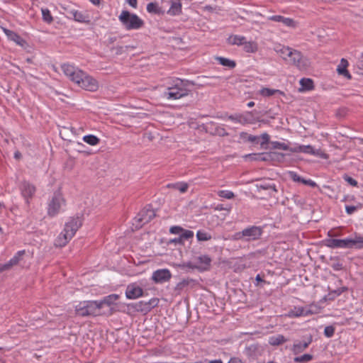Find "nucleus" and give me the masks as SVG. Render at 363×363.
Returning <instances> with one entry per match:
<instances>
[{"label":"nucleus","mask_w":363,"mask_h":363,"mask_svg":"<svg viewBox=\"0 0 363 363\" xmlns=\"http://www.w3.org/2000/svg\"><path fill=\"white\" fill-rule=\"evenodd\" d=\"M180 237L182 240L184 239L188 240L194 237V232L189 230H185L183 228V231L182 232Z\"/></svg>","instance_id":"47"},{"label":"nucleus","mask_w":363,"mask_h":363,"mask_svg":"<svg viewBox=\"0 0 363 363\" xmlns=\"http://www.w3.org/2000/svg\"><path fill=\"white\" fill-rule=\"evenodd\" d=\"M20 189L22 196L26 199V203H28L29 198H31L35 192V187L29 182H23Z\"/></svg>","instance_id":"17"},{"label":"nucleus","mask_w":363,"mask_h":363,"mask_svg":"<svg viewBox=\"0 0 363 363\" xmlns=\"http://www.w3.org/2000/svg\"><path fill=\"white\" fill-rule=\"evenodd\" d=\"M331 261L330 266L335 271H340L343 269L342 264L337 259H331Z\"/></svg>","instance_id":"46"},{"label":"nucleus","mask_w":363,"mask_h":363,"mask_svg":"<svg viewBox=\"0 0 363 363\" xmlns=\"http://www.w3.org/2000/svg\"><path fill=\"white\" fill-rule=\"evenodd\" d=\"M286 341L287 340L283 335H277L269 338V344L272 346L280 345Z\"/></svg>","instance_id":"28"},{"label":"nucleus","mask_w":363,"mask_h":363,"mask_svg":"<svg viewBox=\"0 0 363 363\" xmlns=\"http://www.w3.org/2000/svg\"><path fill=\"white\" fill-rule=\"evenodd\" d=\"M24 254L25 250L18 251L9 262L0 264V273L4 271H8L10 269H11L13 266L17 265Z\"/></svg>","instance_id":"14"},{"label":"nucleus","mask_w":363,"mask_h":363,"mask_svg":"<svg viewBox=\"0 0 363 363\" xmlns=\"http://www.w3.org/2000/svg\"><path fill=\"white\" fill-rule=\"evenodd\" d=\"M357 206H345V211H346L347 213L349 215L352 214L357 210Z\"/></svg>","instance_id":"56"},{"label":"nucleus","mask_w":363,"mask_h":363,"mask_svg":"<svg viewBox=\"0 0 363 363\" xmlns=\"http://www.w3.org/2000/svg\"><path fill=\"white\" fill-rule=\"evenodd\" d=\"M274 50L284 60H286V55L288 50H289V47L278 45L275 46Z\"/></svg>","instance_id":"31"},{"label":"nucleus","mask_w":363,"mask_h":363,"mask_svg":"<svg viewBox=\"0 0 363 363\" xmlns=\"http://www.w3.org/2000/svg\"><path fill=\"white\" fill-rule=\"evenodd\" d=\"M289 63L291 64L299 69H306L308 67V60L303 56L301 52L294 50L291 54V59H289Z\"/></svg>","instance_id":"10"},{"label":"nucleus","mask_w":363,"mask_h":363,"mask_svg":"<svg viewBox=\"0 0 363 363\" xmlns=\"http://www.w3.org/2000/svg\"><path fill=\"white\" fill-rule=\"evenodd\" d=\"M172 274L167 269H160L155 271L152 279L155 284H163L170 280Z\"/></svg>","instance_id":"12"},{"label":"nucleus","mask_w":363,"mask_h":363,"mask_svg":"<svg viewBox=\"0 0 363 363\" xmlns=\"http://www.w3.org/2000/svg\"><path fill=\"white\" fill-rule=\"evenodd\" d=\"M65 200L62 194L59 191L55 192L48 202V215L50 217L55 216L65 206Z\"/></svg>","instance_id":"7"},{"label":"nucleus","mask_w":363,"mask_h":363,"mask_svg":"<svg viewBox=\"0 0 363 363\" xmlns=\"http://www.w3.org/2000/svg\"><path fill=\"white\" fill-rule=\"evenodd\" d=\"M269 21L274 22H281L289 28H295L298 26V23L291 18H286L281 15H274L267 17Z\"/></svg>","instance_id":"15"},{"label":"nucleus","mask_w":363,"mask_h":363,"mask_svg":"<svg viewBox=\"0 0 363 363\" xmlns=\"http://www.w3.org/2000/svg\"><path fill=\"white\" fill-rule=\"evenodd\" d=\"M119 298L118 294H111L105 296L102 300L98 301V304L99 305V309L103 308L104 305L108 306H111L113 305Z\"/></svg>","instance_id":"24"},{"label":"nucleus","mask_w":363,"mask_h":363,"mask_svg":"<svg viewBox=\"0 0 363 363\" xmlns=\"http://www.w3.org/2000/svg\"><path fill=\"white\" fill-rule=\"evenodd\" d=\"M69 19L79 23H89L90 19L88 14L84 13L78 10H74Z\"/></svg>","instance_id":"23"},{"label":"nucleus","mask_w":363,"mask_h":363,"mask_svg":"<svg viewBox=\"0 0 363 363\" xmlns=\"http://www.w3.org/2000/svg\"><path fill=\"white\" fill-rule=\"evenodd\" d=\"M186 266L191 269H196V262L194 264L193 262H189L186 264Z\"/></svg>","instance_id":"64"},{"label":"nucleus","mask_w":363,"mask_h":363,"mask_svg":"<svg viewBox=\"0 0 363 363\" xmlns=\"http://www.w3.org/2000/svg\"><path fill=\"white\" fill-rule=\"evenodd\" d=\"M82 223L79 217L72 218L65 223L63 231L59 235L55 240V245L64 247L72 238L77 230L82 225Z\"/></svg>","instance_id":"2"},{"label":"nucleus","mask_w":363,"mask_h":363,"mask_svg":"<svg viewBox=\"0 0 363 363\" xmlns=\"http://www.w3.org/2000/svg\"><path fill=\"white\" fill-rule=\"evenodd\" d=\"M129 46H117L112 48L113 51H115L116 55H121L125 52Z\"/></svg>","instance_id":"50"},{"label":"nucleus","mask_w":363,"mask_h":363,"mask_svg":"<svg viewBox=\"0 0 363 363\" xmlns=\"http://www.w3.org/2000/svg\"><path fill=\"white\" fill-rule=\"evenodd\" d=\"M143 294L142 288L135 284L128 285L125 291V296L128 299H135L142 296Z\"/></svg>","instance_id":"18"},{"label":"nucleus","mask_w":363,"mask_h":363,"mask_svg":"<svg viewBox=\"0 0 363 363\" xmlns=\"http://www.w3.org/2000/svg\"><path fill=\"white\" fill-rule=\"evenodd\" d=\"M156 216L155 211L150 206L142 209L134 218L135 228H141L143 225L150 222Z\"/></svg>","instance_id":"9"},{"label":"nucleus","mask_w":363,"mask_h":363,"mask_svg":"<svg viewBox=\"0 0 363 363\" xmlns=\"http://www.w3.org/2000/svg\"><path fill=\"white\" fill-rule=\"evenodd\" d=\"M41 11L43 21L47 23H51L53 21V18L50 10L48 9H42Z\"/></svg>","instance_id":"41"},{"label":"nucleus","mask_w":363,"mask_h":363,"mask_svg":"<svg viewBox=\"0 0 363 363\" xmlns=\"http://www.w3.org/2000/svg\"><path fill=\"white\" fill-rule=\"evenodd\" d=\"M300 84L304 90H311L313 88V82L308 78H303L300 80Z\"/></svg>","instance_id":"37"},{"label":"nucleus","mask_w":363,"mask_h":363,"mask_svg":"<svg viewBox=\"0 0 363 363\" xmlns=\"http://www.w3.org/2000/svg\"><path fill=\"white\" fill-rule=\"evenodd\" d=\"M348 65L349 64L347 60H345V58H342L340 64L337 67V72L338 74L344 76L347 79H350L352 78V76L347 69Z\"/></svg>","instance_id":"21"},{"label":"nucleus","mask_w":363,"mask_h":363,"mask_svg":"<svg viewBox=\"0 0 363 363\" xmlns=\"http://www.w3.org/2000/svg\"><path fill=\"white\" fill-rule=\"evenodd\" d=\"M228 363H243L242 361L238 357H231Z\"/></svg>","instance_id":"59"},{"label":"nucleus","mask_w":363,"mask_h":363,"mask_svg":"<svg viewBox=\"0 0 363 363\" xmlns=\"http://www.w3.org/2000/svg\"><path fill=\"white\" fill-rule=\"evenodd\" d=\"M240 117L241 114L237 113L234 115L228 116V119L240 123Z\"/></svg>","instance_id":"54"},{"label":"nucleus","mask_w":363,"mask_h":363,"mask_svg":"<svg viewBox=\"0 0 363 363\" xmlns=\"http://www.w3.org/2000/svg\"><path fill=\"white\" fill-rule=\"evenodd\" d=\"M263 233L260 226L252 225L243 229L241 232L236 233L237 239H244L245 241L256 240L260 238Z\"/></svg>","instance_id":"8"},{"label":"nucleus","mask_w":363,"mask_h":363,"mask_svg":"<svg viewBox=\"0 0 363 363\" xmlns=\"http://www.w3.org/2000/svg\"><path fill=\"white\" fill-rule=\"evenodd\" d=\"M249 142L259 143V137L252 135H247V139Z\"/></svg>","instance_id":"55"},{"label":"nucleus","mask_w":363,"mask_h":363,"mask_svg":"<svg viewBox=\"0 0 363 363\" xmlns=\"http://www.w3.org/2000/svg\"><path fill=\"white\" fill-rule=\"evenodd\" d=\"M160 300L157 298H152L148 301H140L135 303V309L138 312L147 313L150 312L152 308L157 306Z\"/></svg>","instance_id":"11"},{"label":"nucleus","mask_w":363,"mask_h":363,"mask_svg":"<svg viewBox=\"0 0 363 363\" xmlns=\"http://www.w3.org/2000/svg\"><path fill=\"white\" fill-rule=\"evenodd\" d=\"M167 187L179 190L181 193H184L188 189V184L184 182H177L174 184H168Z\"/></svg>","instance_id":"30"},{"label":"nucleus","mask_w":363,"mask_h":363,"mask_svg":"<svg viewBox=\"0 0 363 363\" xmlns=\"http://www.w3.org/2000/svg\"><path fill=\"white\" fill-rule=\"evenodd\" d=\"M269 155L264 153H252L245 156V159H248L251 161H267L269 160Z\"/></svg>","instance_id":"27"},{"label":"nucleus","mask_w":363,"mask_h":363,"mask_svg":"<svg viewBox=\"0 0 363 363\" xmlns=\"http://www.w3.org/2000/svg\"><path fill=\"white\" fill-rule=\"evenodd\" d=\"M328 246L332 248H363V236L355 235L353 238L330 239Z\"/></svg>","instance_id":"4"},{"label":"nucleus","mask_w":363,"mask_h":363,"mask_svg":"<svg viewBox=\"0 0 363 363\" xmlns=\"http://www.w3.org/2000/svg\"><path fill=\"white\" fill-rule=\"evenodd\" d=\"M242 45L244 50L247 52L254 53L257 50V45L255 42H247L245 39Z\"/></svg>","instance_id":"33"},{"label":"nucleus","mask_w":363,"mask_h":363,"mask_svg":"<svg viewBox=\"0 0 363 363\" xmlns=\"http://www.w3.org/2000/svg\"><path fill=\"white\" fill-rule=\"evenodd\" d=\"M196 264V269L200 271H206L209 269L211 259L206 255H200L194 258Z\"/></svg>","instance_id":"16"},{"label":"nucleus","mask_w":363,"mask_h":363,"mask_svg":"<svg viewBox=\"0 0 363 363\" xmlns=\"http://www.w3.org/2000/svg\"><path fill=\"white\" fill-rule=\"evenodd\" d=\"M343 178H344L345 182H347L348 184H350L352 186H357V182L354 179H353L352 177H349L347 175H345Z\"/></svg>","instance_id":"53"},{"label":"nucleus","mask_w":363,"mask_h":363,"mask_svg":"<svg viewBox=\"0 0 363 363\" xmlns=\"http://www.w3.org/2000/svg\"><path fill=\"white\" fill-rule=\"evenodd\" d=\"M302 184H306V185H308L310 186H312V187H314L316 186V184L315 182H313V180L311 179H303V181H302Z\"/></svg>","instance_id":"58"},{"label":"nucleus","mask_w":363,"mask_h":363,"mask_svg":"<svg viewBox=\"0 0 363 363\" xmlns=\"http://www.w3.org/2000/svg\"><path fill=\"white\" fill-rule=\"evenodd\" d=\"M98 301H86L80 302L76 306V313L80 316L98 315L99 313Z\"/></svg>","instance_id":"6"},{"label":"nucleus","mask_w":363,"mask_h":363,"mask_svg":"<svg viewBox=\"0 0 363 363\" xmlns=\"http://www.w3.org/2000/svg\"><path fill=\"white\" fill-rule=\"evenodd\" d=\"M189 81L177 79L173 84L167 87L163 93V96L169 100H177L186 96L190 90L187 88Z\"/></svg>","instance_id":"3"},{"label":"nucleus","mask_w":363,"mask_h":363,"mask_svg":"<svg viewBox=\"0 0 363 363\" xmlns=\"http://www.w3.org/2000/svg\"><path fill=\"white\" fill-rule=\"evenodd\" d=\"M311 341V338H309L308 341H295L292 347L293 352L294 354H298L303 352L309 346Z\"/></svg>","instance_id":"22"},{"label":"nucleus","mask_w":363,"mask_h":363,"mask_svg":"<svg viewBox=\"0 0 363 363\" xmlns=\"http://www.w3.org/2000/svg\"><path fill=\"white\" fill-rule=\"evenodd\" d=\"M147 11L150 13L161 14L163 13L162 9L157 2H150L147 5Z\"/></svg>","instance_id":"29"},{"label":"nucleus","mask_w":363,"mask_h":363,"mask_svg":"<svg viewBox=\"0 0 363 363\" xmlns=\"http://www.w3.org/2000/svg\"><path fill=\"white\" fill-rule=\"evenodd\" d=\"M82 139L84 142L90 145H96L100 142V139L94 135H84Z\"/></svg>","instance_id":"36"},{"label":"nucleus","mask_w":363,"mask_h":363,"mask_svg":"<svg viewBox=\"0 0 363 363\" xmlns=\"http://www.w3.org/2000/svg\"><path fill=\"white\" fill-rule=\"evenodd\" d=\"M311 313V311L308 308L298 306L291 309L288 313V316L290 318H298L301 316H307Z\"/></svg>","instance_id":"20"},{"label":"nucleus","mask_w":363,"mask_h":363,"mask_svg":"<svg viewBox=\"0 0 363 363\" xmlns=\"http://www.w3.org/2000/svg\"><path fill=\"white\" fill-rule=\"evenodd\" d=\"M170 8L167 11V13L170 16H177L182 13V3L179 0H172Z\"/></svg>","instance_id":"25"},{"label":"nucleus","mask_w":363,"mask_h":363,"mask_svg":"<svg viewBox=\"0 0 363 363\" xmlns=\"http://www.w3.org/2000/svg\"><path fill=\"white\" fill-rule=\"evenodd\" d=\"M259 93L263 96H271L275 94L276 93H279L280 94H284V93L279 89H269V88H262L259 91Z\"/></svg>","instance_id":"38"},{"label":"nucleus","mask_w":363,"mask_h":363,"mask_svg":"<svg viewBox=\"0 0 363 363\" xmlns=\"http://www.w3.org/2000/svg\"><path fill=\"white\" fill-rule=\"evenodd\" d=\"M118 19L128 30H138L144 26V21L138 15L125 10L122 11Z\"/></svg>","instance_id":"5"},{"label":"nucleus","mask_w":363,"mask_h":363,"mask_svg":"<svg viewBox=\"0 0 363 363\" xmlns=\"http://www.w3.org/2000/svg\"><path fill=\"white\" fill-rule=\"evenodd\" d=\"M196 238L199 241H208L211 240L212 236L210 233L204 230H198L196 233Z\"/></svg>","instance_id":"39"},{"label":"nucleus","mask_w":363,"mask_h":363,"mask_svg":"<svg viewBox=\"0 0 363 363\" xmlns=\"http://www.w3.org/2000/svg\"><path fill=\"white\" fill-rule=\"evenodd\" d=\"M218 196L227 199H232L235 197V194L233 191L229 190H220L218 191Z\"/></svg>","instance_id":"43"},{"label":"nucleus","mask_w":363,"mask_h":363,"mask_svg":"<svg viewBox=\"0 0 363 363\" xmlns=\"http://www.w3.org/2000/svg\"><path fill=\"white\" fill-rule=\"evenodd\" d=\"M3 31L7 36L8 39L13 41L16 45L23 48H26L28 47L27 41L21 38L17 33L4 28H3Z\"/></svg>","instance_id":"13"},{"label":"nucleus","mask_w":363,"mask_h":363,"mask_svg":"<svg viewBox=\"0 0 363 363\" xmlns=\"http://www.w3.org/2000/svg\"><path fill=\"white\" fill-rule=\"evenodd\" d=\"M255 123V120L252 117V112L248 111L245 114H241L240 124H252Z\"/></svg>","instance_id":"32"},{"label":"nucleus","mask_w":363,"mask_h":363,"mask_svg":"<svg viewBox=\"0 0 363 363\" xmlns=\"http://www.w3.org/2000/svg\"><path fill=\"white\" fill-rule=\"evenodd\" d=\"M289 176L293 181L296 182L302 183V181L304 179L295 172H289Z\"/></svg>","instance_id":"49"},{"label":"nucleus","mask_w":363,"mask_h":363,"mask_svg":"<svg viewBox=\"0 0 363 363\" xmlns=\"http://www.w3.org/2000/svg\"><path fill=\"white\" fill-rule=\"evenodd\" d=\"M61 8L62 9V11L61 13L65 16L67 18H70L71 16L72 15L74 11L75 10L74 8H73L71 5H62Z\"/></svg>","instance_id":"40"},{"label":"nucleus","mask_w":363,"mask_h":363,"mask_svg":"<svg viewBox=\"0 0 363 363\" xmlns=\"http://www.w3.org/2000/svg\"><path fill=\"white\" fill-rule=\"evenodd\" d=\"M272 147L274 149H279V150H290V149H291L289 147V146L286 143L278 142V141L272 142Z\"/></svg>","instance_id":"44"},{"label":"nucleus","mask_w":363,"mask_h":363,"mask_svg":"<svg viewBox=\"0 0 363 363\" xmlns=\"http://www.w3.org/2000/svg\"><path fill=\"white\" fill-rule=\"evenodd\" d=\"M183 231V228L180 226L174 225L172 226L169 229V232L172 234L181 235Z\"/></svg>","instance_id":"51"},{"label":"nucleus","mask_w":363,"mask_h":363,"mask_svg":"<svg viewBox=\"0 0 363 363\" xmlns=\"http://www.w3.org/2000/svg\"><path fill=\"white\" fill-rule=\"evenodd\" d=\"M357 67L363 71V53L362 54L361 58L357 62Z\"/></svg>","instance_id":"62"},{"label":"nucleus","mask_w":363,"mask_h":363,"mask_svg":"<svg viewBox=\"0 0 363 363\" xmlns=\"http://www.w3.org/2000/svg\"><path fill=\"white\" fill-rule=\"evenodd\" d=\"M128 4L134 9L137 8L138 0H127Z\"/></svg>","instance_id":"60"},{"label":"nucleus","mask_w":363,"mask_h":363,"mask_svg":"<svg viewBox=\"0 0 363 363\" xmlns=\"http://www.w3.org/2000/svg\"><path fill=\"white\" fill-rule=\"evenodd\" d=\"M291 152H303L310 154L312 155H320V150H315L313 146L308 145H298L294 148L290 149Z\"/></svg>","instance_id":"19"},{"label":"nucleus","mask_w":363,"mask_h":363,"mask_svg":"<svg viewBox=\"0 0 363 363\" xmlns=\"http://www.w3.org/2000/svg\"><path fill=\"white\" fill-rule=\"evenodd\" d=\"M196 281L192 279H183L176 285L174 290L179 294L182 291L187 288L189 286L193 287L196 284Z\"/></svg>","instance_id":"26"},{"label":"nucleus","mask_w":363,"mask_h":363,"mask_svg":"<svg viewBox=\"0 0 363 363\" xmlns=\"http://www.w3.org/2000/svg\"><path fill=\"white\" fill-rule=\"evenodd\" d=\"M245 39L244 36L234 35L229 37L228 42L231 45H242Z\"/></svg>","instance_id":"34"},{"label":"nucleus","mask_w":363,"mask_h":363,"mask_svg":"<svg viewBox=\"0 0 363 363\" xmlns=\"http://www.w3.org/2000/svg\"><path fill=\"white\" fill-rule=\"evenodd\" d=\"M313 357L310 354H304L299 357H296L294 358V362L299 363H306L313 359Z\"/></svg>","instance_id":"42"},{"label":"nucleus","mask_w":363,"mask_h":363,"mask_svg":"<svg viewBox=\"0 0 363 363\" xmlns=\"http://www.w3.org/2000/svg\"><path fill=\"white\" fill-rule=\"evenodd\" d=\"M259 138L262 139V141L259 143L262 146L267 144L269 141V135L267 133H262Z\"/></svg>","instance_id":"52"},{"label":"nucleus","mask_w":363,"mask_h":363,"mask_svg":"<svg viewBox=\"0 0 363 363\" xmlns=\"http://www.w3.org/2000/svg\"><path fill=\"white\" fill-rule=\"evenodd\" d=\"M61 68L63 73L82 89L89 91H96L99 89L97 80L79 68L69 64H63Z\"/></svg>","instance_id":"1"},{"label":"nucleus","mask_w":363,"mask_h":363,"mask_svg":"<svg viewBox=\"0 0 363 363\" xmlns=\"http://www.w3.org/2000/svg\"><path fill=\"white\" fill-rule=\"evenodd\" d=\"M259 188L260 189H264V190L271 189L273 191H275V192L277 191L276 186L274 184H270V183L262 184L259 186Z\"/></svg>","instance_id":"48"},{"label":"nucleus","mask_w":363,"mask_h":363,"mask_svg":"<svg viewBox=\"0 0 363 363\" xmlns=\"http://www.w3.org/2000/svg\"><path fill=\"white\" fill-rule=\"evenodd\" d=\"M294 51V49L289 48V50H288L287 55H286V60H285L288 63H289V59H291V54H293Z\"/></svg>","instance_id":"63"},{"label":"nucleus","mask_w":363,"mask_h":363,"mask_svg":"<svg viewBox=\"0 0 363 363\" xmlns=\"http://www.w3.org/2000/svg\"><path fill=\"white\" fill-rule=\"evenodd\" d=\"M216 60L218 61V62L225 67H228L229 68H234L236 65V63L235 61L229 60L228 58H225L223 57H218Z\"/></svg>","instance_id":"35"},{"label":"nucleus","mask_w":363,"mask_h":363,"mask_svg":"<svg viewBox=\"0 0 363 363\" xmlns=\"http://www.w3.org/2000/svg\"><path fill=\"white\" fill-rule=\"evenodd\" d=\"M335 328L333 325L326 326L324 329V335L327 337H332L334 335Z\"/></svg>","instance_id":"45"},{"label":"nucleus","mask_w":363,"mask_h":363,"mask_svg":"<svg viewBox=\"0 0 363 363\" xmlns=\"http://www.w3.org/2000/svg\"><path fill=\"white\" fill-rule=\"evenodd\" d=\"M169 242L174 243V244H182V240L181 237L179 236V238L170 240Z\"/></svg>","instance_id":"61"},{"label":"nucleus","mask_w":363,"mask_h":363,"mask_svg":"<svg viewBox=\"0 0 363 363\" xmlns=\"http://www.w3.org/2000/svg\"><path fill=\"white\" fill-rule=\"evenodd\" d=\"M216 133L220 136H225L228 135L226 130L221 127L216 128Z\"/></svg>","instance_id":"57"}]
</instances>
